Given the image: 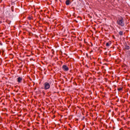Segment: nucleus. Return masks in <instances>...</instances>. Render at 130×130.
Wrapping results in <instances>:
<instances>
[{
	"mask_svg": "<svg viewBox=\"0 0 130 130\" xmlns=\"http://www.w3.org/2000/svg\"><path fill=\"white\" fill-rule=\"evenodd\" d=\"M76 22H78V21H76Z\"/></svg>",
	"mask_w": 130,
	"mask_h": 130,
	"instance_id": "9b49d317",
	"label": "nucleus"
},
{
	"mask_svg": "<svg viewBox=\"0 0 130 130\" xmlns=\"http://www.w3.org/2000/svg\"><path fill=\"white\" fill-rule=\"evenodd\" d=\"M76 22H78V21H76Z\"/></svg>",
	"mask_w": 130,
	"mask_h": 130,
	"instance_id": "f8f14e48",
	"label": "nucleus"
},
{
	"mask_svg": "<svg viewBox=\"0 0 130 130\" xmlns=\"http://www.w3.org/2000/svg\"><path fill=\"white\" fill-rule=\"evenodd\" d=\"M44 86L45 90H47L48 89H49V88H50V85L48 82L45 83Z\"/></svg>",
	"mask_w": 130,
	"mask_h": 130,
	"instance_id": "f03ea898",
	"label": "nucleus"
},
{
	"mask_svg": "<svg viewBox=\"0 0 130 130\" xmlns=\"http://www.w3.org/2000/svg\"><path fill=\"white\" fill-rule=\"evenodd\" d=\"M118 91H121L122 90V88H118Z\"/></svg>",
	"mask_w": 130,
	"mask_h": 130,
	"instance_id": "1a4fd4ad",
	"label": "nucleus"
},
{
	"mask_svg": "<svg viewBox=\"0 0 130 130\" xmlns=\"http://www.w3.org/2000/svg\"><path fill=\"white\" fill-rule=\"evenodd\" d=\"M28 19H29V20H31V17H29Z\"/></svg>",
	"mask_w": 130,
	"mask_h": 130,
	"instance_id": "9d476101",
	"label": "nucleus"
},
{
	"mask_svg": "<svg viewBox=\"0 0 130 130\" xmlns=\"http://www.w3.org/2000/svg\"><path fill=\"white\" fill-rule=\"evenodd\" d=\"M109 45H110V44H109V43H106V46H109Z\"/></svg>",
	"mask_w": 130,
	"mask_h": 130,
	"instance_id": "6e6552de",
	"label": "nucleus"
},
{
	"mask_svg": "<svg viewBox=\"0 0 130 130\" xmlns=\"http://www.w3.org/2000/svg\"><path fill=\"white\" fill-rule=\"evenodd\" d=\"M125 48V49H129V46H126Z\"/></svg>",
	"mask_w": 130,
	"mask_h": 130,
	"instance_id": "0eeeda50",
	"label": "nucleus"
},
{
	"mask_svg": "<svg viewBox=\"0 0 130 130\" xmlns=\"http://www.w3.org/2000/svg\"><path fill=\"white\" fill-rule=\"evenodd\" d=\"M117 23L118 24H119L120 26H121L122 27H123V26H124V23H123V18H122L118 19L117 21Z\"/></svg>",
	"mask_w": 130,
	"mask_h": 130,
	"instance_id": "f257e3e1",
	"label": "nucleus"
},
{
	"mask_svg": "<svg viewBox=\"0 0 130 130\" xmlns=\"http://www.w3.org/2000/svg\"><path fill=\"white\" fill-rule=\"evenodd\" d=\"M66 4L67 6H69V5H70V0H67L66 2Z\"/></svg>",
	"mask_w": 130,
	"mask_h": 130,
	"instance_id": "39448f33",
	"label": "nucleus"
},
{
	"mask_svg": "<svg viewBox=\"0 0 130 130\" xmlns=\"http://www.w3.org/2000/svg\"><path fill=\"white\" fill-rule=\"evenodd\" d=\"M119 35L122 36V35H123V32L122 31H119Z\"/></svg>",
	"mask_w": 130,
	"mask_h": 130,
	"instance_id": "423d86ee",
	"label": "nucleus"
},
{
	"mask_svg": "<svg viewBox=\"0 0 130 130\" xmlns=\"http://www.w3.org/2000/svg\"><path fill=\"white\" fill-rule=\"evenodd\" d=\"M22 80H23V79L21 77H18L17 78V82L18 83H21V81H22Z\"/></svg>",
	"mask_w": 130,
	"mask_h": 130,
	"instance_id": "20e7f679",
	"label": "nucleus"
},
{
	"mask_svg": "<svg viewBox=\"0 0 130 130\" xmlns=\"http://www.w3.org/2000/svg\"><path fill=\"white\" fill-rule=\"evenodd\" d=\"M62 69L64 71H69V68L68 67H67V66H66V65H63L62 66Z\"/></svg>",
	"mask_w": 130,
	"mask_h": 130,
	"instance_id": "7ed1b4c3",
	"label": "nucleus"
}]
</instances>
